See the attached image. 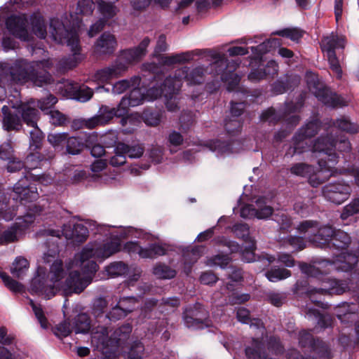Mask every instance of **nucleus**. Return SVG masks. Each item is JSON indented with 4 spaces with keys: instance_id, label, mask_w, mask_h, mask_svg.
Masks as SVG:
<instances>
[{
    "instance_id": "1",
    "label": "nucleus",
    "mask_w": 359,
    "mask_h": 359,
    "mask_svg": "<svg viewBox=\"0 0 359 359\" xmlns=\"http://www.w3.org/2000/svg\"><path fill=\"white\" fill-rule=\"evenodd\" d=\"M358 257L355 254L341 252L333 259H320L314 264L301 262L299 264L301 271L308 277L320 280L322 286L313 288L307 292L310 300L321 308H325L326 304L318 299V296L327 294H342L346 292L358 293L359 291L358 280L354 283L351 280H339L337 278H322L324 274L332 271L349 272L356 266Z\"/></svg>"
},
{
    "instance_id": "2",
    "label": "nucleus",
    "mask_w": 359,
    "mask_h": 359,
    "mask_svg": "<svg viewBox=\"0 0 359 359\" xmlns=\"http://www.w3.org/2000/svg\"><path fill=\"white\" fill-rule=\"evenodd\" d=\"M121 250V244L117 241H110L104 243H88L74 257L76 265L81 267L82 274L74 271L69 273L65 288L67 292H82L92 282L98 269L95 261H103Z\"/></svg>"
},
{
    "instance_id": "3",
    "label": "nucleus",
    "mask_w": 359,
    "mask_h": 359,
    "mask_svg": "<svg viewBox=\"0 0 359 359\" xmlns=\"http://www.w3.org/2000/svg\"><path fill=\"white\" fill-rule=\"evenodd\" d=\"M53 67L50 60L29 61L18 59L8 67L11 80L19 84L32 82L34 86L41 87L49 84L53 77L48 70Z\"/></svg>"
},
{
    "instance_id": "4",
    "label": "nucleus",
    "mask_w": 359,
    "mask_h": 359,
    "mask_svg": "<svg viewBox=\"0 0 359 359\" xmlns=\"http://www.w3.org/2000/svg\"><path fill=\"white\" fill-rule=\"evenodd\" d=\"M81 23V19L76 18V22L70 29H67L64 23L58 18H51L50 28L54 40L60 43H66L70 47L72 55L65 57L60 61V66L65 69H71L76 67L85 58L81 53L79 45V28Z\"/></svg>"
},
{
    "instance_id": "5",
    "label": "nucleus",
    "mask_w": 359,
    "mask_h": 359,
    "mask_svg": "<svg viewBox=\"0 0 359 359\" xmlns=\"http://www.w3.org/2000/svg\"><path fill=\"white\" fill-rule=\"evenodd\" d=\"M137 301L135 297H121L117 304L104 315L102 325H98L92 332L91 342L97 349L103 350L107 346L111 323L123 319L133 311Z\"/></svg>"
},
{
    "instance_id": "6",
    "label": "nucleus",
    "mask_w": 359,
    "mask_h": 359,
    "mask_svg": "<svg viewBox=\"0 0 359 359\" xmlns=\"http://www.w3.org/2000/svg\"><path fill=\"white\" fill-rule=\"evenodd\" d=\"M304 99L305 95L301 94L296 103L286 102L284 107L278 111L270 107L262 112L260 116L261 121L269 122L270 124H276L283 120L285 122L287 128L289 129V130H283L277 132L274 135L276 141L280 142L285 139L290 131L299 123L300 117L294 113L299 111L303 107Z\"/></svg>"
},
{
    "instance_id": "7",
    "label": "nucleus",
    "mask_w": 359,
    "mask_h": 359,
    "mask_svg": "<svg viewBox=\"0 0 359 359\" xmlns=\"http://www.w3.org/2000/svg\"><path fill=\"white\" fill-rule=\"evenodd\" d=\"M292 145L285 151V156L292 157L295 154H302L311 151L312 153H318L324 156V158L334 165L336 162V156L330 152L333 147V142H329L328 145L325 144V135H320L313 144L309 143V139L295 133L292 140Z\"/></svg>"
},
{
    "instance_id": "8",
    "label": "nucleus",
    "mask_w": 359,
    "mask_h": 359,
    "mask_svg": "<svg viewBox=\"0 0 359 359\" xmlns=\"http://www.w3.org/2000/svg\"><path fill=\"white\" fill-rule=\"evenodd\" d=\"M319 169L305 163H296L291 165L290 172L292 175L301 177H307L309 184L318 187L334 175L333 165L330 161L320 157L318 161Z\"/></svg>"
},
{
    "instance_id": "9",
    "label": "nucleus",
    "mask_w": 359,
    "mask_h": 359,
    "mask_svg": "<svg viewBox=\"0 0 359 359\" xmlns=\"http://www.w3.org/2000/svg\"><path fill=\"white\" fill-rule=\"evenodd\" d=\"M212 57L216 61L211 65V69L215 70V74L217 76H220L222 81L227 83V90L235 91L236 94L241 92L243 96H248V90L241 89L239 86L241 76L234 72L239 65V62L238 60L229 61L220 54H215Z\"/></svg>"
},
{
    "instance_id": "10",
    "label": "nucleus",
    "mask_w": 359,
    "mask_h": 359,
    "mask_svg": "<svg viewBox=\"0 0 359 359\" xmlns=\"http://www.w3.org/2000/svg\"><path fill=\"white\" fill-rule=\"evenodd\" d=\"M32 181L38 182L43 185H48L53 182V179L49 175L43 174L39 175L27 172L13 187L14 200L25 205L27 203L37 200L39 198L37 189L31 185Z\"/></svg>"
},
{
    "instance_id": "11",
    "label": "nucleus",
    "mask_w": 359,
    "mask_h": 359,
    "mask_svg": "<svg viewBox=\"0 0 359 359\" xmlns=\"http://www.w3.org/2000/svg\"><path fill=\"white\" fill-rule=\"evenodd\" d=\"M297 230L310 243L320 248L326 249L336 229L330 224H322L317 220H304L299 223Z\"/></svg>"
},
{
    "instance_id": "12",
    "label": "nucleus",
    "mask_w": 359,
    "mask_h": 359,
    "mask_svg": "<svg viewBox=\"0 0 359 359\" xmlns=\"http://www.w3.org/2000/svg\"><path fill=\"white\" fill-rule=\"evenodd\" d=\"M305 79L309 90L325 105L332 108L348 105L346 99L327 88L315 73L307 72Z\"/></svg>"
},
{
    "instance_id": "13",
    "label": "nucleus",
    "mask_w": 359,
    "mask_h": 359,
    "mask_svg": "<svg viewBox=\"0 0 359 359\" xmlns=\"http://www.w3.org/2000/svg\"><path fill=\"white\" fill-rule=\"evenodd\" d=\"M345 46V38L334 32L323 36L320 42L321 50L327 57L330 68L338 79L342 77V69L335 50L338 48L344 49Z\"/></svg>"
},
{
    "instance_id": "14",
    "label": "nucleus",
    "mask_w": 359,
    "mask_h": 359,
    "mask_svg": "<svg viewBox=\"0 0 359 359\" xmlns=\"http://www.w3.org/2000/svg\"><path fill=\"white\" fill-rule=\"evenodd\" d=\"M18 111L21 114L23 122L32 128V130L29 132V150L39 151L42 146L44 135L37 126L38 110L29 104H22L18 107Z\"/></svg>"
},
{
    "instance_id": "15",
    "label": "nucleus",
    "mask_w": 359,
    "mask_h": 359,
    "mask_svg": "<svg viewBox=\"0 0 359 359\" xmlns=\"http://www.w3.org/2000/svg\"><path fill=\"white\" fill-rule=\"evenodd\" d=\"M203 67H197L192 69L187 67H183L175 71L173 76L166 77V84L169 85V93H173L180 90L183 80L189 85L198 84L203 82L205 74Z\"/></svg>"
},
{
    "instance_id": "16",
    "label": "nucleus",
    "mask_w": 359,
    "mask_h": 359,
    "mask_svg": "<svg viewBox=\"0 0 359 359\" xmlns=\"http://www.w3.org/2000/svg\"><path fill=\"white\" fill-rule=\"evenodd\" d=\"M351 191L349 184L337 182L325 185L322 189V194L327 201L341 204L349 198Z\"/></svg>"
},
{
    "instance_id": "17",
    "label": "nucleus",
    "mask_w": 359,
    "mask_h": 359,
    "mask_svg": "<svg viewBox=\"0 0 359 359\" xmlns=\"http://www.w3.org/2000/svg\"><path fill=\"white\" fill-rule=\"evenodd\" d=\"M257 208L253 205L247 204L241 209V216L245 219L256 217L257 219H266L273 214V208L270 205V201L265 196L258 198L256 201Z\"/></svg>"
},
{
    "instance_id": "18",
    "label": "nucleus",
    "mask_w": 359,
    "mask_h": 359,
    "mask_svg": "<svg viewBox=\"0 0 359 359\" xmlns=\"http://www.w3.org/2000/svg\"><path fill=\"white\" fill-rule=\"evenodd\" d=\"M27 23L28 18L25 13L11 15L6 20V26L8 32L23 41H29L30 39Z\"/></svg>"
},
{
    "instance_id": "19",
    "label": "nucleus",
    "mask_w": 359,
    "mask_h": 359,
    "mask_svg": "<svg viewBox=\"0 0 359 359\" xmlns=\"http://www.w3.org/2000/svg\"><path fill=\"white\" fill-rule=\"evenodd\" d=\"M22 104H25V102H22L18 106L14 107V112H12L8 106H3L1 108V111L3 113L2 122L4 130L7 131H19L22 128V125L20 118L22 115L18 111V107H19ZM26 104H29L30 106H32V104L34 105V102H26Z\"/></svg>"
},
{
    "instance_id": "20",
    "label": "nucleus",
    "mask_w": 359,
    "mask_h": 359,
    "mask_svg": "<svg viewBox=\"0 0 359 359\" xmlns=\"http://www.w3.org/2000/svg\"><path fill=\"white\" fill-rule=\"evenodd\" d=\"M150 43L149 37H145L140 42V43L133 48L126 49L121 51L118 59L116 61H120L126 65H128L136 61H139L147 52V48Z\"/></svg>"
},
{
    "instance_id": "21",
    "label": "nucleus",
    "mask_w": 359,
    "mask_h": 359,
    "mask_svg": "<svg viewBox=\"0 0 359 359\" xmlns=\"http://www.w3.org/2000/svg\"><path fill=\"white\" fill-rule=\"evenodd\" d=\"M127 70L126 65L116 61L111 65L97 70L93 75L95 81L100 83H107L114 78L121 76Z\"/></svg>"
},
{
    "instance_id": "22",
    "label": "nucleus",
    "mask_w": 359,
    "mask_h": 359,
    "mask_svg": "<svg viewBox=\"0 0 359 359\" xmlns=\"http://www.w3.org/2000/svg\"><path fill=\"white\" fill-rule=\"evenodd\" d=\"M65 234L67 239H71L76 243L84 242L88 236V230L86 226L82 224H76L69 233L57 229L44 230L43 235L50 236L55 238H60L61 234Z\"/></svg>"
},
{
    "instance_id": "23",
    "label": "nucleus",
    "mask_w": 359,
    "mask_h": 359,
    "mask_svg": "<svg viewBox=\"0 0 359 359\" xmlns=\"http://www.w3.org/2000/svg\"><path fill=\"white\" fill-rule=\"evenodd\" d=\"M117 41L112 34L105 32L97 39L94 44V53L97 55L112 54L116 48Z\"/></svg>"
},
{
    "instance_id": "24",
    "label": "nucleus",
    "mask_w": 359,
    "mask_h": 359,
    "mask_svg": "<svg viewBox=\"0 0 359 359\" xmlns=\"http://www.w3.org/2000/svg\"><path fill=\"white\" fill-rule=\"evenodd\" d=\"M301 81V78L297 74H287L283 77H280L275 81L271 86V93L273 95H278L285 93L289 90L297 87Z\"/></svg>"
},
{
    "instance_id": "25",
    "label": "nucleus",
    "mask_w": 359,
    "mask_h": 359,
    "mask_svg": "<svg viewBox=\"0 0 359 359\" xmlns=\"http://www.w3.org/2000/svg\"><path fill=\"white\" fill-rule=\"evenodd\" d=\"M57 289L55 285L46 284L43 277L36 276L34 277L30 283L29 292L32 294L42 296L46 299H50L56 294Z\"/></svg>"
},
{
    "instance_id": "26",
    "label": "nucleus",
    "mask_w": 359,
    "mask_h": 359,
    "mask_svg": "<svg viewBox=\"0 0 359 359\" xmlns=\"http://www.w3.org/2000/svg\"><path fill=\"white\" fill-rule=\"evenodd\" d=\"M97 114L104 126L107 124L114 116L121 117V123L123 126L128 121V118L125 116L127 114L126 109L123 107L121 102L116 107L111 108L108 106L102 105Z\"/></svg>"
},
{
    "instance_id": "27",
    "label": "nucleus",
    "mask_w": 359,
    "mask_h": 359,
    "mask_svg": "<svg viewBox=\"0 0 359 359\" xmlns=\"http://www.w3.org/2000/svg\"><path fill=\"white\" fill-rule=\"evenodd\" d=\"M66 271L65 270L63 267V263L62 260L60 259H55L53 261V264L50 265V271L48 273V276L50 278V281L51 283L55 286V287L57 289V287H61L63 289V291L65 292V295H69L72 293H76L74 292H67L65 288L66 281L65 280L64 284L61 285L60 280L65 277L66 275ZM69 277V276H67ZM67 278L66 279H67Z\"/></svg>"
},
{
    "instance_id": "28",
    "label": "nucleus",
    "mask_w": 359,
    "mask_h": 359,
    "mask_svg": "<svg viewBox=\"0 0 359 359\" xmlns=\"http://www.w3.org/2000/svg\"><path fill=\"white\" fill-rule=\"evenodd\" d=\"M26 228L27 225L14 223L6 230L0 231V245H8L17 242L25 234Z\"/></svg>"
},
{
    "instance_id": "29",
    "label": "nucleus",
    "mask_w": 359,
    "mask_h": 359,
    "mask_svg": "<svg viewBox=\"0 0 359 359\" xmlns=\"http://www.w3.org/2000/svg\"><path fill=\"white\" fill-rule=\"evenodd\" d=\"M249 244L248 246L245 248V249L242 250L241 252V259L244 262H252L255 261L263 262L264 266H268L270 264L273 263L276 260V257L272 255H265L262 257H259L257 259H256V255L255 254V250L256 249L255 241H250L248 242Z\"/></svg>"
},
{
    "instance_id": "30",
    "label": "nucleus",
    "mask_w": 359,
    "mask_h": 359,
    "mask_svg": "<svg viewBox=\"0 0 359 359\" xmlns=\"http://www.w3.org/2000/svg\"><path fill=\"white\" fill-rule=\"evenodd\" d=\"M145 99L144 93L142 89L138 86H132L130 92L128 97H123L121 100V104L123 107L126 109V113L128 112V108L136 107L142 104Z\"/></svg>"
},
{
    "instance_id": "31",
    "label": "nucleus",
    "mask_w": 359,
    "mask_h": 359,
    "mask_svg": "<svg viewBox=\"0 0 359 359\" xmlns=\"http://www.w3.org/2000/svg\"><path fill=\"white\" fill-rule=\"evenodd\" d=\"M351 243V238L346 232L336 229L327 248L343 251L347 250Z\"/></svg>"
},
{
    "instance_id": "32",
    "label": "nucleus",
    "mask_w": 359,
    "mask_h": 359,
    "mask_svg": "<svg viewBox=\"0 0 359 359\" xmlns=\"http://www.w3.org/2000/svg\"><path fill=\"white\" fill-rule=\"evenodd\" d=\"M240 145L238 141L223 142L219 140L210 141L208 143L210 150L215 152L217 156L223 154H230L238 151V149L234 148L233 145Z\"/></svg>"
},
{
    "instance_id": "33",
    "label": "nucleus",
    "mask_w": 359,
    "mask_h": 359,
    "mask_svg": "<svg viewBox=\"0 0 359 359\" xmlns=\"http://www.w3.org/2000/svg\"><path fill=\"white\" fill-rule=\"evenodd\" d=\"M329 142H333V147L332 150L330 151V152L336 156V162L332 166V170L334 166L338 162L337 159L339 156L335 152L336 150L337 149L341 153H349L351 150V146L350 142L345 137H341L340 140H338L337 139L332 138V137H330L329 135L325 136V144L328 145Z\"/></svg>"
},
{
    "instance_id": "34",
    "label": "nucleus",
    "mask_w": 359,
    "mask_h": 359,
    "mask_svg": "<svg viewBox=\"0 0 359 359\" xmlns=\"http://www.w3.org/2000/svg\"><path fill=\"white\" fill-rule=\"evenodd\" d=\"M208 315L206 313L199 314L195 313V311H187L184 316V322L188 327H199L203 325H208L207 321Z\"/></svg>"
},
{
    "instance_id": "35",
    "label": "nucleus",
    "mask_w": 359,
    "mask_h": 359,
    "mask_svg": "<svg viewBox=\"0 0 359 359\" xmlns=\"http://www.w3.org/2000/svg\"><path fill=\"white\" fill-rule=\"evenodd\" d=\"M30 25L33 33L40 39H45L47 35L46 25L43 17L39 13L30 15Z\"/></svg>"
},
{
    "instance_id": "36",
    "label": "nucleus",
    "mask_w": 359,
    "mask_h": 359,
    "mask_svg": "<svg viewBox=\"0 0 359 359\" xmlns=\"http://www.w3.org/2000/svg\"><path fill=\"white\" fill-rule=\"evenodd\" d=\"M325 124L329 125V126H334L339 130L345 131L350 134H354L359 132V125L351 122L350 119L346 116H341L336 121L333 122L330 120Z\"/></svg>"
},
{
    "instance_id": "37",
    "label": "nucleus",
    "mask_w": 359,
    "mask_h": 359,
    "mask_svg": "<svg viewBox=\"0 0 359 359\" xmlns=\"http://www.w3.org/2000/svg\"><path fill=\"white\" fill-rule=\"evenodd\" d=\"M341 311L337 313V318L342 323L348 325L352 323L356 316L357 306L353 303H344L341 307Z\"/></svg>"
},
{
    "instance_id": "38",
    "label": "nucleus",
    "mask_w": 359,
    "mask_h": 359,
    "mask_svg": "<svg viewBox=\"0 0 359 359\" xmlns=\"http://www.w3.org/2000/svg\"><path fill=\"white\" fill-rule=\"evenodd\" d=\"M306 316L309 318H314L318 325L322 328H326L331 325L332 319L327 315L322 314L318 309L306 306L304 309Z\"/></svg>"
},
{
    "instance_id": "39",
    "label": "nucleus",
    "mask_w": 359,
    "mask_h": 359,
    "mask_svg": "<svg viewBox=\"0 0 359 359\" xmlns=\"http://www.w3.org/2000/svg\"><path fill=\"white\" fill-rule=\"evenodd\" d=\"M108 306V302L103 297L94 299L93 302L92 313L95 316L98 325H102L104 312Z\"/></svg>"
},
{
    "instance_id": "40",
    "label": "nucleus",
    "mask_w": 359,
    "mask_h": 359,
    "mask_svg": "<svg viewBox=\"0 0 359 359\" xmlns=\"http://www.w3.org/2000/svg\"><path fill=\"white\" fill-rule=\"evenodd\" d=\"M320 128L321 122L320 120L313 118L301 127L295 133H300V135L309 140L319 132Z\"/></svg>"
},
{
    "instance_id": "41",
    "label": "nucleus",
    "mask_w": 359,
    "mask_h": 359,
    "mask_svg": "<svg viewBox=\"0 0 359 359\" xmlns=\"http://www.w3.org/2000/svg\"><path fill=\"white\" fill-rule=\"evenodd\" d=\"M141 79L138 76H134L130 79H123L115 83L112 86V92L114 94L123 93L132 86H138L140 85Z\"/></svg>"
},
{
    "instance_id": "42",
    "label": "nucleus",
    "mask_w": 359,
    "mask_h": 359,
    "mask_svg": "<svg viewBox=\"0 0 359 359\" xmlns=\"http://www.w3.org/2000/svg\"><path fill=\"white\" fill-rule=\"evenodd\" d=\"M165 83L166 78L165 79L161 86H153L152 87L149 88L146 91V93H144L145 99L148 101H153L161 97L162 95H163L164 97H168L170 95H172L173 93H169V85H167Z\"/></svg>"
},
{
    "instance_id": "43",
    "label": "nucleus",
    "mask_w": 359,
    "mask_h": 359,
    "mask_svg": "<svg viewBox=\"0 0 359 359\" xmlns=\"http://www.w3.org/2000/svg\"><path fill=\"white\" fill-rule=\"evenodd\" d=\"M117 151L119 153H124L126 156H128L131 158H140L144 153V147L140 144H137L133 147L118 142L117 144Z\"/></svg>"
},
{
    "instance_id": "44",
    "label": "nucleus",
    "mask_w": 359,
    "mask_h": 359,
    "mask_svg": "<svg viewBox=\"0 0 359 359\" xmlns=\"http://www.w3.org/2000/svg\"><path fill=\"white\" fill-rule=\"evenodd\" d=\"M29 267V263L28 260L23 257H18L13 262L12 267L11 269V273L20 278L25 275Z\"/></svg>"
},
{
    "instance_id": "45",
    "label": "nucleus",
    "mask_w": 359,
    "mask_h": 359,
    "mask_svg": "<svg viewBox=\"0 0 359 359\" xmlns=\"http://www.w3.org/2000/svg\"><path fill=\"white\" fill-rule=\"evenodd\" d=\"M280 45L281 43L279 39L273 38L264 41L257 46H252L250 48L253 53L257 54L258 56H261L270 51L272 48L280 46Z\"/></svg>"
},
{
    "instance_id": "46",
    "label": "nucleus",
    "mask_w": 359,
    "mask_h": 359,
    "mask_svg": "<svg viewBox=\"0 0 359 359\" xmlns=\"http://www.w3.org/2000/svg\"><path fill=\"white\" fill-rule=\"evenodd\" d=\"M236 317L238 320L245 324H250V327H256L257 328H262L265 330L263 323L259 319H253L252 320L250 318V311L248 309L241 307L238 308L236 313Z\"/></svg>"
},
{
    "instance_id": "47",
    "label": "nucleus",
    "mask_w": 359,
    "mask_h": 359,
    "mask_svg": "<svg viewBox=\"0 0 359 359\" xmlns=\"http://www.w3.org/2000/svg\"><path fill=\"white\" fill-rule=\"evenodd\" d=\"M97 9L103 17L102 19H104L106 21L114 18L118 11L114 2L109 3L104 0L97 1Z\"/></svg>"
},
{
    "instance_id": "48",
    "label": "nucleus",
    "mask_w": 359,
    "mask_h": 359,
    "mask_svg": "<svg viewBox=\"0 0 359 359\" xmlns=\"http://www.w3.org/2000/svg\"><path fill=\"white\" fill-rule=\"evenodd\" d=\"M128 264L123 262H114L106 266L107 274L112 278L125 276L128 273Z\"/></svg>"
},
{
    "instance_id": "49",
    "label": "nucleus",
    "mask_w": 359,
    "mask_h": 359,
    "mask_svg": "<svg viewBox=\"0 0 359 359\" xmlns=\"http://www.w3.org/2000/svg\"><path fill=\"white\" fill-rule=\"evenodd\" d=\"M201 250L199 248H193L191 251H187L183 253V259L184 264V272L187 275L191 272V266L201 257Z\"/></svg>"
},
{
    "instance_id": "50",
    "label": "nucleus",
    "mask_w": 359,
    "mask_h": 359,
    "mask_svg": "<svg viewBox=\"0 0 359 359\" xmlns=\"http://www.w3.org/2000/svg\"><path fill=\"white\" fill-rule=\"evenodd\" d=\"M267 279L271 282H278L291 276V271L283 268H271L265 273Z\"/></svg>"
},
{
    "instance_id": "51",
    "label": "nucleus",
    "mask_w": 359,
    "mask_h": 359,
    "mask_svg": "<svg viewBox=\"0 0 359 359\" xmlns=\"http://www.w3.org/2000/svg\"><path fill=\"white\" fill-rule=\"evenodd\" d=\"M90 329V320L86 313L79 314L74 320V331L77 333H87Z\"/></svg>"
},
{
    "instance_id": "52",
    "label": "nucleus",
    "mask_w": 359,
    "mask_h": 359,
    "mask_svg": "<svg viewBox=\"0 0 359 359\" xmlns=\"http://www.w3.org/2000/svg\"><path fill=\"white\" fill-rule=\"evenodd\" d=\"M43 156L41 154L39 151H31L30 153L26 156L25 159V170H34L37 168L41 162L43 161Z\"/></svg>"
},
{
    "instance_id": "53",
    "label": "nucleus",
    "mask_w": 359,
    "mask_h": 359,
    "mask_svg": "<svg viewBox=\"0 0 359 359\" xmlns=\"http://www.w3.org/2000/svg\"><path fill=\"white\" fill-rule=\"evenodd\" d=\"M153 273L158 278L171 279L173 278L177 272L169 266L163 264H156L153 269Z\"/></svg>"
},
{
    "instance_id": "54",
    "label": "nucleus",
    "mask_w": 359,
    "mask_h": 359,
    "mask_svg": "<svg viewBox=\"0 0 359 359\" xmlns=\"http://www.w3.org/2000/svg\"><path fill=\"white\" fill-rule=\"evenodd\" d=\"M272 34L290 39L293 41H298L303 36V31L297 27L285 28Z\"/></svg>"
},
{
    "instance_id": "55",
    "label": "nucleus",
    "mask_w": 359,
    "mask_h": 359,
    "mask_svg": "<svg viewBox=\"0 0 359 359\" xmlns=\"http://www.w3.org/2000/svg\"><path fill=\"white\" fill-rule=\"evenodd\" d=\"M81 84L73 81L67 80L62 83L60 89L64 96L68 98L74 99L79 92Z\"/></svg>"
},
{
    "instance_id": "56",
    "label": "nucleus",
    "mask_w": 359,
    "mask_h": 359,
    "mask_svg": "<svg viewBox=\"0 0 359 359\" xmlns=\"http://www.w3.org/2000/svg\"><path fill=\"white\" fill-rule=\"evenodd\" d=\"M132 329V325L130 323L123 324L114 332L112 334L113 339L117 344H121L122 341H125L129 337Z\"/></svg>"
},
{
    "instance_id": "57",
    "label": "nucleus",
    "mask_w": 359,
    "mask_h": 359,
    "mask_svg": "<svg viewBox=\"0 0 359 359\" xmlns=\"http://www.w3.org/2000/svg\"><path fill=\"white\" fill-rule=\"evenodd\" d=\"M163 111H154L146 109L143 111V118L147 125L156 126L161 122Z\"/></svg>"
},
{
    "instance_id": "58",
    "label": "nucleus",
    "mask_w": 359,
    "mask_h": 359,
    "mask_svg": "<svg viewBox=\"0 0 359 359\" xmlns=\"http://www.w3.org/2000/svg\"><path fill=\"white\" fill-rule=\"evenodd\" d=\"M231 260L228 255H217L208 258L206 261V265L211 267L218 266L222 269H224L227 267Z\"/></svg>"
},
{
    "instance_id": "59",
    "label": "nucleus",
    "mask_w": 359,
    "mask_h": 359,
    "mask_svg": "<svg viewBox=\"0 0 359 359\" xmlns=\"http://www.w3.org/2000/svg\"><path fill=\"white\" fill-rule=\"evenodd\" d=\"M68 136L66 133H51L48 135V141L55 149L62 148L67 144Z\"/></svg>"
},
{
    "instance_id": "60",
    "label": "nucleus",
    "mask_w": 359,
    "mask_h": 359,
    "mask_svg": "<svg viewBox=\"0 0 359 359\" xmlns=\"http://www.w3.org/2000/svg\"><path fill=\"white\" fill-rule=\"evenodd\" d=\"M83 142L82 140L76 137H69L67 141V151L70 154H77L83 148Z\"/></svg>"
},
{
    "instance_id": "61",
    "label": "nucleus",
    "mask_w": 359,
    "mask_h": 359,
    "mask_svg": "<svg viewBox=\"0 0 359 359\" xmlns=\"http://www.w3.org/2000/svg\"><path fill=\"white\" fill-rule=\"evenodd\" d=\"M232 231L238 238L243 239L245 243L253 241L249 236L250 229L248 225L246 224H236L233 226Z\"/></svg>"
},
{
    "instance_id": "62",
    "label": "nucleus",
    "mask_w": 359,
    "mask_h": 359,
    "mask_svg": "<svg viewBox=\"0 0 359 359\" xmlns=\"http://www.w3.org/2000/svg\"><path fill=\"white\" fill-rule=\"evenodd\" d=\"M94 8L95 4L92 0H80L77 3L76 14L90 15L93 13Z\"/></svg>"
},
{
    "instance_id": "63",
    "label": "nucleus",
    "mask_w": 359,
    "mask_h": 359,
    "mask_svg": "<svg viewBox=\"0 0 359 359\" xmlns=\"http://www.w3.org/2000/svg\"><path fill=\"white\" fill-rule=\"evenodd\" d=\"M266 346L268 350L276 355H281L284 352V346L280 339L275 336L269 337Z\"/></svg>"
},
{
    "instance_id": "64",
    "label": "nucleus",
    "mask_w": 359,
    "mask_h": 359,
    "mask_svg": "<svg viewBox=\"0 0 359 359\" xmlns=\"http://www.w3.org/2000/svg\"><path fill=\"white\" fill-rule=\"evenodd\" d=\"M359 213V198L353 199L349 204L346 205L341 214V218L343 220L348 217Z\"/></svg>"
}]
</instances>
